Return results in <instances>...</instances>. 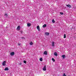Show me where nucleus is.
Returning a JSON list of instances; mask_svg holds the SVG:
<instances>
[{
  "mask_svg": "<svg viewBox=\"0 0 76 76\" xmlns=\"http://www.w3.org/2000/svg\"><path fill=\"white\" fill-rule=\"evenodd\" d=\"M42 70L43 71H46L47 70V68L46 67V65H45L43 68H42Z\"/></svg>",
  "mask_w": 76,
  "mask_h": 76,
  "instance_id": "obj_1",
  "label": "nucleus"
},
{
  "mask_svg": "<svg viewBox=\"0 0 76 76\" xmlns=\"http://www.w3.org/2000/svg\"><path fill=\"white\" fill-rule=\"evenodd\" d=\"M10 54L11 56H13V55H14V54H15V52H12L10 53Z\"/></svg>",
  "mask_w": 76,
  "mask_h": 76,
  "instance_id": "obj_2",
  "label": "nucleus"
},
{
  "mask_svg": "<svg viewBox=\"0 0 76 76\" xmlns=\"http://www.w3.org/2000/svg\"><path fill=\"white\" fill-rule=\"evenodd\" d=\"M37 29H38L39 31H40V29H39V26H37Z\"/></svg>",
  "mask_w": 76,
  "mask_h": 76,
  "instance_id": "obj_3",
  "label": "nucleus"
},
{
  "mask_svg": "<svg viewBox=\"0 0 76 76\" xmlns=\"http://www.w3.org/2000/svg\"><path fill=\"white\" fill-rule=\"evenodd\" d=\"M43 54L47 55V51H45L43 53Z\"/></svg>",
  "mask_w": 76,
  "mask_h": 76,
  "instance_id": "obj_4",
  "label": "nucleus"
},
{
  "mask_svg": "<svg viewBox=\"0 0 76 76\" xmlns=\"http://www.w3.org/2000/svg\"><path fill=\"white\" fill-rule=\"evenodd\" d=\"M6 61H4L3 62L2 65H3V66H4L6 65Z\"/></svg>",
  "mask_w": 76,
  "mask_h": 76,
  "instance_id": "obj_5",
  "label": "nucleus"
},
{
  "mask_svg": "<svg viewBox=\"0 0 76 76\" xmlns=\"http://www.w3.org/2000/svg\"><path fill=\"white\" fill-rule=\"evenodd\" d=\"M52 46L53 47H54V45H55L54 42H52Z\"/></svg>",
  "mask_w": 76,
  "mask_h": 76,
  "instance_id": "obj_6",
  "label": "nucleus"
},
{
  "mask_svg": "<svg viewBox=\"0 0 76 76\" xmlns=\"http://www.w3.org/2000/svg\"><path fill=\"white\" fill-rule=\"evenodd\" d=\"M31 24L30 23H27V26L28 27H29V26H31Z\"/></svg>",
  "mask_w": 76,
  "mask_h": 76,
  "instance_id": "obj_7",
  "label": "nucleus"
},
{
  "mask_svg": "<svg viewBox=\"0 0 76 76\" xmlns=\"http://www.w3.org/2000/svg\"><path fill=\"white\" fill-rule=\"evenodd\" d=\"M62 57L63 58H64L66 57V56L64 55H63L62 56Z\"/></svg>",
  "mask_w": 76,
  "mask_h": 76,
  "instance_id": "obj_8",
  "label": "nucleus"
},
{
  "mask_svg": "<svg viewBox=\"0 0 76 76\" xmlns=\"http://www.w3.org/2000/svg\"><path fill=\"white\" fill-rule=\"evenodd\" d=\"M66 6L67 7H69V8L71 7V5L68 4V5H66Z\"/></svg>",
  "mask_w": 76,
  "mask_h": 76,
  "instance_id": "obj_9",
  "label": "nucleus"
},
{
  "mask_svg": "<svg viewBox=\"0 0 76 76\" xmlns=\"http://www.w3.org/2000/svg\"><path fill=\"white\" fill-rule=\"evenodd\" d=\"M18 30H19L20 29V26H18L17 28Z\"/></svg>",
  "mask_w": 76,
  "mask_h": 76,
  "instance_id": "obj_10",
  "label": "nucleus"
},
{
  "mask_svg": "<svg viewBox=\"0 0 76 76\" xmlns=\"http://www.w3.org/2000/svg\"><path fill=\"white\" fill-rule=\"evenodd\" d=\"M30 45H33V42H31L30 43Z\"/></svg>",
  "mask_w": 76,
  "mask_h": 76,
  "instance_id": "obj_11",
  "label": "nucleus"
},
{
  "mask_svg": "<svg viewBox=\"0 0 76 76\" xmlns=\"http://www.w3.org/2000/svg\"><path fill=\"white\" fill-rule=\"evenodd\" d=\"M9 70V69L8 67H6L4 69V70Z\"/></svg>",
  "mask_w": 76,
  "mask_h": 76,
  "instance_id": "obj_12",
  "label": "nucleus"
},
{
  "mask_svg": "<svg viewBox=\"0 0 76 76\" xmlns=\"http://www.w3.org/2000/svg\"><path fill=\"white\" fill-rule=\"evenodd\" d=\"M45 34L46 35H49V33H47V32H46V33H45Z\"/></svg>",
  "mask_w": 76,
  "mask_h": 76,
  "instance_id": "obj_13",
  "label": "nucleus"
},
{
  "mask_svg": "<svg viewBox=\"0 0 76 76\" xmlns=\"http://www.w3.org/2000/svg\"><path fill=\"white\" fill-rule=\"evenodd\" d=\"M54 55H55V56H57V53L55 52L54 53Z\"/></svg>",
  "mask_w": 76,
  "mask_h": 76,
  "instance_id": "obj_14",
  "label": "nucleus"
},
{
  "mask_svg": "<svg viewBox=\"0 0 76 76\" xmlns=\"http://www.w3.org/2000/svg\"><path fill=\"white\" fill-rule=\"evenodd\" d=\"M47 26V25L46 24H44L43 26V28H44L45 27H46Z\"/></svg>",
  "mask_w": 76,
  "mask_h": 76,
  "instance_id": "obj_15",
  "label": "nucleus"
},
{
  "mask_svg": "<svg viewBox=\"0 0 76 76\" xmlns=\"http://www.w3.org/2000/svg\"><path fill=\"white\" fill-rule=\"evenodd\" d=\"M5 16L6 17H7V16H8V15H7V14H5Z\"/></svg>",
  "mask_w": 76,
  "mask_h": 76,
  "instance_id": "obj_16",
  "label": "nucleus"
},
{
  "mask_svg": "<svg viewBox=\"0 0 76 76\" xmlns=\"http://www.w3.org/2000/svg\"><path fill=\"white\" fill-rule=\"evenodd\" d=\"M64 38H66V36L65 34H64Z\"/></svg>",
  "mask_w": 76,
  "mask_h": 76,
  "instance_id": "obj_17",
  "label": "nucleus"
},
{
  "mask_svg": "<svg viewBox=\"0 0 76 76\" xmlns=\"http://www.w3.org/2000/svg\"><path fill=\"white\" fill-rule=\"evenodd\" d=\"M52 60L53 61V62H54V61H55V60L54 59V58H52Z\"/></svg>",
  "mask_w": 76,
  "mask_h": 76,
  "instance_id": "obj_18",
  "label": "nucleus"
},
{
  "mask_svg": "<svg viewBox=\"0 0 76 76\" xmlns=\"http://www.w3.org/2000/svg\"><path fill=\"white\" fill-rule=\"evenodd\" d=\"M39 60L41 61H42V58H41L39 59Z\"/></svg>",
  "mask_w": 76,
  "mask_h": 76,
  "instance_id": "obj_19",
  "label": "nucleus"
},
{
  "mask_svg": "<svg viewBox=\"0 0 76 76\" xmlns=\"http://www.w3.org/2000/svg\"><path fill=\"white\" fill-rule=\"evenodd\" d=\"M52 22L53 23H55V21H54V19L52 20Z\"/></svg>",
  "mask_w": 76,
  "mask_h": 76,
  "instance_id": "obj_20",
  "label": "nucleus"
},
{
  "mask_svg": "<svg viewBox=\"0 0 76 76\" xmlns=\"http://www.w3.org/2000/svg\"><path fill=\"white\" fill-rule=\"evenodd\" d=\"M23 63H26V61H23Z\"/></svg>",
  "mask_w": 76,
  "mask_h": 76,
  "instance_id": "obj_21",
  "label": "nucleus"
},
{
  "mask_svg": "<svg viewBox=\"0 0 76 76\" xmlns=\"http://www.w3.org/2000/svg\"><path fill=\"white\" fill-rule=\"evenodd\" d=\"M63 76H66V75H65V73H64V75H63Z\"/></svg>",
  "mask_w": 76,
  "mask_h": 76,
  "instance_id": "obj_22",
  "label": "nucleus"
},
{
  "mask_svg": "<svg viewBox=\"0 0 76 76\" xmlns=\"http://www.w3.org/2000/svg\"><path fill=\"white\" fill-rule=\"evenodd\" d=\"M60 13L61 14V15H63V13L62 12H60Z\"/></svg>",
  "mask_w": 76,
  "mask_h": 76,
  "instance_id": "obj_23",
  "label": "nucleus"
},
{
  "mask_svg": "<svg viewBox=\"0 0 76 76\" xmlns=\"http://www.w3.org/2000/svg\"><path fill=\"white\" fill-rule=\"evenodd\" d=\"M19 64H20V65H21V64H22L20 63Z\"/></svg>",
  "mask_w": 76,
  "mask_h": 76,
  "instance_id": "obj_24",
  "label": "nucleus"
},
{
  "mask_svg": "<svg viewBox=\"0 0 76 76\" xmlns=\"http://www.w3.org/2000/svg\"><path fill=\"white\" fill-rule=\"evenodd\" d=\"M18 45H20V43L18 44Z\"/></svg>",
  "mask_w": 76,
  "mask_h": 76,
  "instance_id": "obj_25",
  "label": "nucleus"
},
{
  "mask_svg": "<svg viewBox=\"0 0 76 76\" xmlns=\"http://www.w3.org/2000/svg\"><path fill=\"white\" fill-rule=\"evenodd\" d=\"M22 39H23V37H22Z\"/></svg>",
  "mask_w": 76,
  "mask_h": 76,
  "instance_id": "obj_26",
  "label": "nucleus"
}]
</instances>
